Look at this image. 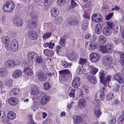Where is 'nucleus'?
<instances>
[{"instance_id": "obj_1", "label": "nucleus", "mask_w": 124, "mask_h": 124, "mask_svg": "<svg viewBox=\"0 0 124 124\" xmlns=\"http://www.w3.org/2000/svg\"><path fill=\"white\" fill-rule=\"evenodd\" d=\"M114 48L113 45L109 43L101 46L100 50L102 53L107 54L113 51Z\"/></svg>"}, {"instance_id": "obj_2", "label": "nucleus", "mask_w": 124, "mask_h": 124, "mask_svg": "<svg viewBox=\"0 0 124 124\" xmlns=\"http://www.w3.org/2000/svg\"><path fill=\"white\" fill-rule=\"evenodd\" d=\"M104 88H103L100 90L99 99H97V100L96 99H95L94 101L93 104L95 106V109L98 108L99 106L101 105V103L100 102V101L102 100L104 98Z\"/></svg>"}, {"instance_id": "obj_3", "label": "nucleus", "mask_w": 124, "mask_h": 124, "mask_svg": "<svg viewBox=\"0 0 124 124\" xmlns=\"http://www.w3.org/2000/svg\"><path fill=\"white\" fill-rule=\"evenodd\" d=\"M15 4L12 1L7 2L3 6V9L5 12H10L13 11L14 8Z\"/></svg>"}, {"instance_id": "obj_4", "label": "nucleus", "mask_w": 124, "mask_h": 124, "mask_svg": "<svg viewBox=\"0 0 124 124\" xmlns=\"http://www.w3.org/2000/svg\"><path fill=\"white\" fill-rule=\"evenodd\" d=\"M58 72L61 77L62 80L64 82H65L67 81L68 75L70 74H71V73L68 69L62 70L59 71Z\"/></svg>"}, {"instance_id": "obj_5", "label": "nucleus", "mask_w": 124, "mask_h": 124, "mask_svg": "<svg viewBox=\"0 0 124 124\" xmlns=\"http://www.w3.org/2000/svg\"><path fill=\"white\" fill-rule=\"evenodd\" d=\"M85 46L86 48H87L89 50H93L98 48L99 44L97 42H95L91 43L87 42L85 43Z\"/></svg>"}, {"instance_id": "obj_6", "label": "nucleus", "mask_w": 124, "mask_h": 124, "mask_svg": "<svg viewBox=\"0 0 124 124\" xmlns=\"http://www.w3.org/2000/svg\"><path fill=\"white\" fill-rule=\"evenodd\" d=\"M10 47L13 51L16 52L18 50V43L17 40L14 39L12 40Z\"/></svg>"}, {"instance_id": "obj_7", "label": "nucleus", "mask_w": 124, "mask_h": 124, "mask_svg": "<svg viewBox=\"0 0 124 124\" xmlns=\"http://www.w3.org/2000/svg\"><path fill=\"white\" fill-rule=\"evenodd\" d=\"M91 19L94 22L99 23L102 21V17L99 14H94L92 16Z\"/></svg>"}, {"instance_id": "obj_8", "label": "nucleus", "mask_w": 124, "mask_h": 124, "mask_svg": "<svg viewBox=\"0 0 124 124\" xmlns=\"http://www.w3.org/2000/svg\"><path fill=\"white\" fill-rule=\"evenodd\" d=\"M28 35L31 39L34 40L38 38V33L34 30L29 31L28 32Z\"/></svg>"}, {"instance_id": "obj_9", "label": "nucleus", "mask_w": 124, "mask_h": 124, "mask_svg": "<svg viewBox=\"0 0 124 124\" xmlns=\"http://www.w3.org/2000/svg\"><path fill=\"white\" fill-rule=\"evenodd\" d=\"M90 58V60L92 62H96L99 60L100 56L97 53H93L91 54Z\"/></svg>"}, {"instance_id": "obj_10", "label": "nucleus", "mask_w": 124, "mask_h": 124, "mask_svg": "<svg viewBox=\"0 0 124 124\" xmlns=\"http://www.w3.org/2000/svg\"><path fill=\"white\" fill-rule=\"evenodd\" d=\"M112 59L111 56H108L105 57L103 60V63L104 65L108 66L111 64Z\"/></svg>"}, {"instance_id": "obj_11", "label": "nucleus", "mask_w": 124, "mask_h": 124, "mask_svg": "<svg viewBox=\"0 0 124 124\" xmlns=\"http://www.w3.org/2000/svg\"><path fill=\"white\" fill-rule=\"evenodd\" d=\"M37 77L39 80L41 82H44L46 81L47 79L46 74L44 72H39L37 75Z\"/></svg>"}, {"instance_id": "obj_12", "label": "nucleus", "mask_w": 124, "mask_h": 124, "mask_svg": "<svg viewBox=\"0 0 124 124\" xmlns=\"http://www.w3.org/2000/svg\"><path fill=\"white\" fill-rule=\"evenodd\" d=\"M106 23L107 25L109 26L113 30V32L114 34H116L117 33L118 30V26H115L113 23L109 21L106 22Z\"/></svg>"}, {"instance_id": "obj_13", "label": "nucleus", "mask_w": 124, "mask_h": 124, "mask_svg": "<svg viewBox=\"0 0 124 124\" xmlns=\"http://www.w3.org/2000/svg\"><path fill=\"white\" fill-rule=\"evenodd\" d=\"M22 72L20 70H17L14 71L12 73V76L15 79H17L20 77L22 75Z\"/></svg>"}, {"instance_id": "obj_14", "label": "nucleus", "mask_w": 124, "mask_h": 124, "mask_svg": "<svg viewBox=\"0 0 124 124\" xmlns=\"http://www.w3.org/2000/svg\"><path fill=\"white\" fill-rule=\"evenodd\" d=\"M80 79L78 77H76L73 79L72 82L73 87L74 88H77L80 84Z\"/></svg>"}, {"instance_id": "obj_15", "label": "nucleus", "mask_w": 124, "mask_h": 124, "mask_svg": "<svg viewBox=\"0 0 124 124\" xmlns=\"http://www.w3.org/2000/svg\"><path fill=\"white\" fill-rule=\"evenodd\" d=\"M113 78L120 84H122L124 82V79L120 73H116L114 77Z\"/></svg>"}, {"instance_id": "obj_16", "label": "nucleus", "mask_w": 124, "mask_h": 124, "mask_svg": "<svg viewBox=\"0 0 124 124\" xmlns=\"http://www.w3.org/2000/svg\"><path fill=\"white\" fill-rule=\"evenodd\" d=\"M21 93V92L20 89L14 88L12 89L10 92L9 94L10 95L15 96L16 97L18 96Z\"/></svg>"}, {"instance_id": "obj_17", "label": "nucleus", "mask_w": 124, "mask_h": 124, "mask_svg": "<svg viewBox=\"0 0 124 124\" xmlns=\"http://www.w3.org/2000/svg\"><path fill=\"white\" fill-rule=\"evenodd\" d=\"M37 56V54L33 52H29L27 54V57L28 60L30 61H32V60L35 59Z\"/></svg>"}, {"instance_id": "obj_18", "label": "nucleus", "mask_w": 124, "mask_h": 124, "mask_svg": "<svg viewBox=\"0 0 124 124\" xmlns=\"http://www.w3.org/2000/svg\"><path fill=\"white\" fill-rule=\"evenodd\" d=\"M99 77L101 83H102L104 85H106V81H104L105 73L103 70H101L99 73Z\"/></svg>"}, {"instance_id": "obj_19", "label": "nucleus", "mask_w": 124, "mask_h": 124, "mask_svg": "<svg viewBox=\"0 0 124 124\" xmlns=\"http://www.w3.org/2000/svg\"><path fill=\"white\" fill-rule=\"evenodd\" d=\"M102 32L105 35L108 36L111 35L112 31L110 28L108 26H106L103 29Z\"/></svg>"}, {"instance_id": "obj_20", "label": "nucleus", "mask_w": 124, "mask_h": 124, "mask_svg": "<svg viewBox=\"0 0 124 124\" xmlns=\"http://www.w3.org/2000/svg\"><path fill=\"white\" fill-rule=\"evenodd\" d=\"M18 102V99L16 98L11 97L9 98L8 100L9 103L13 106H14L16 105Z\"/></svg>"}, {"instance_id": "obj_21", "label": "nucleus", "mask_w": 124, "mask_h": 124, "mask_svg": "<svg viewBox=\"0 0 124 124\" xmlns=\"http://www.w3.org/2000/svg\"><path fill=\"white\" fill-rule=\"evenodd\" d=\"M49 97L48 96L44 95L42 97L41 100V104L42 105H45L49 100Z\"/></svg>"}, {"instance_id": "obj_22", "label": "nucleus", "mask_w": 124, "mask_h": 124, "mask_svg": "<svg viewBox=\"0 0 124 124\" xmlns=\"http://www.w3.org/2000/svg\"><path fill=\"white\" fill-rule=\"evenodd\" d=\"M85 38L91 41H95L96 39V37L94 35L88 34L85 36Z\"/></svg>"}, {"instance_id": "obj_23", "label": "nucleus", "mask_w": 124, "mask_h": 124, "mask_svg": "<svg viewBox=\"0 0 124 124\" xmlns=\"http://www.w3.org/2000/svg\"><path fill=\"white\" fill-rule=\"evenodd\" d=\"M78 21L77 18L75 17L70 18L69 23V25H76L78 24Z\"/></svg>"}, {"instance_id": "obj_24", "label": "nucleus", "mask_w": 124, "mask_h": 124, "mask_svg": "<svg viewBox=\"0 0 124 124\" xmlns=\"http://www.w3.org/2000/svg\"><path fill=\"white\" fill-rule=\"evenodd\" d=\"M89 81L91 83L95 84H96L97 80L96 77L93 75H91L88 76V78Z\"/></svg>"}, {"instance_id": "obj_25", "label": "nucleus", "mask_w": 124, "mask_h": 124, "mask_svg": "<svg viewBox=\"0 0 124 124\" xmlns=\"http://www.w3.org/2000/svg\"><path fill=\"white\" fill-rule=\"evenodd\" d=\"M43 53L46 56H51L54 54V52L52 50L48 49L44 50Z\"/></svg>"}, {"instance_id": "obj_26", "label": "nucleus", "mask_w": 124, "mask_h": 124, "mask_svg": "<svg viewBox=\"0 0 124 124\" xmlns=\"http://www.w3.org/2000/svg\"><path fill=\"white\" fill-rule=\"evenodd\" d=\"M98 40L99 43L100 44H104L106 41V38L103 35L99 36Z\"/></svg>"}, {"instance_id": "obj_27", "label": "nucleus", "mask_w": 124, "mask_h": 124, "mask_svg": "<svg viewBox=\"0 0 124 124\" xmlns=\"http://www.w3.org/2000/svg\"><path fill=\"white\" fill-rule=\"evenodd\" d=\"M73 119L74 124H79L82 120L81 117L77 115H74Z\"/></svg>"}, {"instance_id": "obj_28", "label": "nucleus", "mask_w": 124, "mask_h": 124, "mask_svg": "<svg viewBox=\"0 0 124 124\" xmlns=\"http://www.w3.org/2000/svg\"><path fill=\"white\" fill-rule=\"evenodd\" d=\"M7 115L9 119L11 120L14 119L16 116V113L13 111L8 112Z\"/></svg>"}, {"instance_id": "obj_29", "label": "nucleus", "mask_w": 124, "mask_h": 124, "mask_svg": "<svg viewBox=\"0 0 124 124\" xmlns=\"http://www.w3.org/2000/svg\"><path fill=\"white\" fill-rule=\"evenodd\" d=\"M85 99H81L79 100L78 106L80 108H83L85 105Z\"/></svg>"}, {"instance_id": "obj_30", "label": "nucleus", "mask_w": 124, "mask_h": 124, "mask_svg": "<svg viewBox=\"0 0 124 124\" xmlns=\"http://www.w3.org/2000/svg\"><path fill=\"white\" fill-rule=\"evenodd\" d=\"M14 23L16 24L17 26H21L22 25V20L20 18H16L14 19Z\"/></svg>"}, {"instance_id": "obj_31", "label": "nucleus", "mask_w": 124, "mask_h": 124, "mask_svg": "<svg viewBox=\"0 0 124 124\" xmlns=\"http://www.w3.org/2000/svg\"><path fill=\"white\" fill-rule=\"evenodd\" d=\"M51 13L52 16L56 17L57 16L58 14V9L55 8H52L51 11Z\"/></svg>"}, {"instance_id": "obj_32", "label": "nucleus", "mask_w": 124, "mask_h": 124, "mask_svg": "<svg viewBox=\"0 0 124 124\" xmlns=\"http://www.w3.org/2000/svg\"><path fill=\"white\" fill-rule=\"evenodd\" d=\"M24 72L28 76H31L32 75L33 72L32 70L28 67H26L24 70Z\"/></svg>"}, {"instance_id": "obj_33", "label": "nucleus", "mask_w": 124, "mask_h": 124, "mask_svg": "<svg viewBox=\"0 0 124 124\" xmlns=\"http://www.w3.org/2000/svg\"><path fill=\"white\" fill-rule=\"evenodd\" d=\"M3 41V43L5 44L6 47L7 48H8L10 44L9 38L7 37H5Z\"/></svg>"}, {"instance_id": "obj_34", "label": "nucleus", "mask_w": 124, "mask_h": 124, "mask_svg": "<svg viewBox=\"0 0 124 124\" xmlns=\"http://www.w3.org/2000/svg\"><path fill=\"white\" fill-rule=\"evenodd\" d=\"M7 70L4 68H2L0 69V76L2 77H4L7 75Z\"/></svg>"}, {"instance_id": "obj_35", "label": "nucleus", "mask_w": 124, "mask_h": 124, "mask_svg": "<svg viewBox=\"0 0 124 124\" xmlns=\"http://www.w3.org/2000/svg\"><path fill=\"white\" fill-rule=\"evenodd\" d=\"M120 56V61L121 62V64L122 66H124V53L122 52H119L118 54Z\"/></svg>"}, {"instance_id": "obj_36", "label": "nucleus", "mask_w": 124, "mask_h": 124, "mask_svg": "<svg viewBox=\"0 0 124 124\" xmlns=\"http://www.w3.org/2000/svg\"><path fill=\"white\" fill-rule=\"evenodd\" d=\"M95 30L97 33L98 34H100L101 31V24L100 23H98L96 24V26Z\"/></svg>"}, {"instance_id": "obj_37", "label": "nucleus", "mask_w": 124, "mask_h": 124, "mask_svg": "<svg viewBox=\"0 0 124 124\" xmlns=\"http://www.w3.org/2000/svg\"><path fill=\"white\" fill-rule=\"evenodd\" d=\"M38 89L37 86H34L32 87L31 91V93L34 95L37 94L38 93Z\"/></svg>"}, {"instance_id": "obj_38", "label": "nucleus", "mask_w": 124, "mask_h": 124, "mask_svg": "<svg viewBox=\"0 0 124 124\" xmlns=\"http://www.w3.org/2000/svg\"><path fill=\"white\" fill-rule=\"evenodd\" d=\"M88 22L87 21L84 20L83 22L82 23V29L84 31L87 29L88 25Z\"/></svg>"}, {"instance_id": "obj_39", "label": "nucleus", "mask_w": 124, "mask_h": 124, "mask_svg": "<svg viewBox=\"0 0 124 124\" xmlns=\"http://www.w3.org/2000/svg\"><path fill=\"white\" fill-rule=\"evenodd\" d=\"M61 64L63 67L66 68L70 67L72 65L71 63H69L68 62L64 61H62Z\"/></svg>"}, {"instance_id": "obj_40", "label": "nucleus", "mask_w": 124, "mask_h": 124, "mask_svg": "<svg viewBox=\"0 0 124 124\" xmlns=\"http://www.w3.org/2000/svg\"><path fill=\"white\" fill-rule=\"evenodd\" d=\"M11 62V59H8L7 60L5 63V66L7 67L10 68L12 67V63Z\"/></svg>"}, {"instance_id": "obj_41", "label": "nucleus", "mask_w": 124, "mask_h": 124, "mask_svg": "<svg viewBox=\"0 0 124 124\" xmlns=\"http://www.w3.org/2000/svg\"><path fill=\"white\" fill-rule=\"evenodd\" d=\"M66 36H63L62 38L60 39V45L62 46H64L65 45V44L66 42Z\"/></svg>"}, {"instance_id": "obj_42", "label": "nucleus", "mask_w": 124, "mask_h": 124, "mask_svg": "<svg viewBox=\"0 0 124 124\" xmlns=\"http://www.w3.org/2000/svg\"><path fill=\"white\" fill-rule=\"evenodd\" d=\"M114 97V94L112 93H109L107 96L106 99L107 101H110Z\"/></svg>"}, {"instance_id": "obj_43", "label": "nucleus", "mask_w": 124, "mask_h": 124, "mask_svg": "<svg viewBox=\"0 0 124 124\" xmlns=\"http://www.w3.org/2000/svg\"><path fill=\"white\" fill-rule=\"evenodd\" d=\"M43 87L45 90H48L51 88V86L49 83L47 82L44 83L43 86Z\"/></svg>"}, {"instance_id": "obj_44", "label": "nucleus", "mask_w": 124, "mask_h": 124, "mask_svg": "<svg viewBox=\"0 0 124 124\" xmlns=\"http://www.w3.org/2000/svg\"><path fill=\"white\" fill-rule=\"evenodd\" d=\"M79 62L80 64L84 65L87 63V59H86L80 58L79 61Z\"/></svg>"}, {"instance_id": "obj_45", "label": "nucleus", "mask_w": 124, "mask_h": 124, "mask_svg": "<svg viewBox=\"0 0 124 124\" xmlns=\"http://www.w3.org/2000/svg\"><path fill=\"white\" fill-rule=\"evenodd\" d=\"M95 110L94 111V115L97 117L98 118L101 116V112L100 110L99 109Z\"/></svg>"}, {"instance_id": "obj_46", "label": "nucleus", "mask_w": 124, "mask_h": 124, "mask_svg": "<svg viewBox=\"0 0 124 124\" xmlns=\"http://www.w3.org/2000/svg\"><path fill=\"white\" fill-rule=\"evenodd\" d=\"M51 35V32L46 33L43 35L42 36L43 38V39L45 40L46 39L49 38Z\"/></svg>"}, {"instance_id": "obj_47", "label": "nucleus", "mask_w": 124, "mask_h": 124, "mask_svg": "<svg viewBox=\"0 0 124 124\" xmlns=\"http://www.w3.org/2000/svg\"><path fill=\"white\" fill-rule=\"evenodd\" d=\"M36 60L37 63L40 64L42 62L43 59L40 56H38L37 55V57L35 59Z\"/></svg>"}, {"instance_id": "obj_48", "label": "nucleus", "mask_w": 124, "mask_h": 124, "mask_svg": "<svg viewBox=\"0 0 124 124\" xmlns=\"http://www.w3.org/2000/svg\"><path fill=\"white\" fill-rule=\"evenodd\" d=\"M123 114L119 118L118 121L120 122H124V111L122 112Z\"/></svg>"}, {"instance_id": "obj_49", "label": "nucleus", "mask_w": 124, "mask_h": 124, "mask_svg": "<svg viewBox=\"0 0 124 124\" xmlns=\"http://www.w3.org/2000/svg\"><path fill=\"white\" fill-rule=\"evenodd\" d=\"M98 70V69L97 68L93 67L91 70L90 73L93 74H95Z\"/></svg>"}, {"instance_id": "obj_50", "label": "nucleus", "mask_w": 124, "mask_h": 124, "mask_svg": "<svg viewBox=\"0 0 124 124\" xmlns=\"http://www.w3.org/2000/svg\"><path fill=\"white\" fill-rule=\"evenodd\" d=\"M82 68L80 67H78L77 68L76 70V72L79 74H83L82 70L81 69Z\"/></svg>"}, {"instance_id": "obj_51", "label": "nucleus", "mask_w": 124, "mask_h": 124, "mask_svg": "<svg viewBox=\"0 0 124 124\" xmlns=\"http://www.w3.org/2000/svg\"><path fill=\"white\" fill-rule=\"evenodd\" d=\"M75 90L74 89H72L70 93H69V96L73 97H75Z\"/></svg>"}, {"instance_id": "obj_52", "label": "nucleus", "mask_w": 124, "mask_h": 124, "mask_svg": "<svg viewBox=\"0 0 124 124\" xmlns=\"http://www.w3.org/2000/svg\"><path fill=\"white\" fill-rule=\"evenodd\" d=\"M65 2V0H57V3L59 6L63 5Z\"/></svg>"}, {"instance_id": "obj_53", "label": "nucleus", "mask_w": 124, "mask_h": 124, "mask_svg": "<svg viewBox=\"0 0 124 124\" xmlns=\"http://www.w3.org/2000/svg\"><path fill=\"white\" fill-rule=\"evenodd\" d=\"M71 0V5L70 7L71 8H73L75 7H76L78 5V4L75 3L73 0Z\"/></svg>"}, {"instance_id": "obj_54", "label": "nucleus", "mask_w": 124, "mask_h": 124, "mask_svg": "<svg viewBox=\"0 0 124 124\" xmlns=\"http://www.w3.org/2000/svg\"><path fill=\"white\" fill-rule=\"evenodd\" d=\"M113 13H110L106 16L105 19L107 20H109L113 16Z\"/></svg>"}, {"instance_id": "obj_55", "label": "nucleus", "mask_w": 124, "mask_h": 124, "mask_svg": "<svg viewBox=\"0 0 124 124\" xmlns=\"http://www.w3.org/2000/svg\"><path fill=\"white\" fill-rule=\"evenodd\" d=\"M111 77L110 76H108L107 77L106 79L105 78L104 79V81L106 80L107 81L106 82V85H104L105 86H107L108 85V83L110 81L111 79Z\"/></svg>"}, {"instance_id": "obj_56", "label": "nucleus", "mask_w": 124, "mask_h": 124, "mask_svg": "<svg viewBox=\"0 0 124 124\" xmlns=\"http://www.w3.org/2000/svg\"><path fill=\"white\" fill-rule=\"evenodd\" d=\"M49 44V48L50 49H52L54 46V43L51 42H50Z\"/></svg>"}, {"instance_id": "obj_57", "label": "nucleus", "mask_w": 124, "mask_h": 124, "mask_svg": "<svg viewBox=\"0 0 124 124\" xmlns=\"http://www.w3.org/2000/svg\"><path fill=\"white\" fill-rule=\"evenodd\" d=\"M120 9L119 7L117 6H114V7L112 9V10L113 11H117Z\"/></svg>"}, {"instance_id": "obj_58", "label": "nucleus", "mask_w": 124, "mask_h": 124, "mask_svg": "<svg viewBox=\"0 0 124 124\" xmlns=\"http://www.w3.org/2000/svg\"><path fill=\"white\" fill-rule=\"evenodd\" d=\"M6 84L9 87H11L12 85L11 81L9 80L7 81Z\"/></svg>"}, {"instance_id": "obj_59", "label": "nucleus", "mask_w": 124, "mask_h": 124, "mask_svg": "<svg viewBox=\"0 0 124 124\" xmlns=\"http://www.w3.org/2000/svg\"><path fill=\"white\" fill-rule=\"evenodd\" d=\"M116 119L115 118H114L113 119H111L109 123L111 124H113L115 123L116 122Z\"/></svg>"}, {"instance_id": "obj_60", "label": "nucleus", "mask_w": 124, "mask_h": 124, "mask_svg": "<svg viewBox=\"0 0 124 124\" xmlns=\"http://www.w3.org/2000/svg\"><path fill=\"white\" fill-rule=\"evenodd\" d=\"M114 41L116 45H118L119 43V40L118 39L115 38L114 39Z\"/></svg>"}, {"instance_id": "obj_61", "label": "nucleus", "mask_w": 124, "mask_h": 124, "mask_svg": "<svg viewBox=\"0 0 124 124\" xmlns=\"http://www.w3.org/2000/svg\"><path fill=\"white\" fill-rule=\"evenodd\" d=\"M84 16L85 18L87 19L88 20H90V16L89 15V14H87V13L85 14V15Z\"/></svg>"}, {"instance_id": "obj_62", "label": "nucleus", "mask_w": 124, "mask_h": 124, "mask_svg": "<svg viewBox=\"0 0 124 124\" xmlns=\"http://www.w3.org/2000/svg\"><path fill=\"white\" fill-rule=\"evenodd\" d=\"M119 85H116L115 86L114 88V91H117L119 89Z\"/></svg>"}, {"instance_id": "obj_63", "label": "nucleus", "mask_w": 124, "mask_h": 124, "mask_svg": "<svg viewBox=\"0 0 124 124\" xmlns=\"http://www.w3.org/2000/svg\"><path fill=\"white\" fill-rule=\"evenodd\" d=\"M36 24V21H32L31 23V24L33 27H35Z\"/></svg>"}, {"instance_id": "obj_64", "label": "nucleus", "mask_w": 124, "mask_h": 124, "mask_svg": "<svg viewBox=\"0 0 124 124\" xmlns=\"http://www.w3.org/2000/svg\"><path fill=\"white\" fill-rule=\"evenodd\" d=\"M62 48V47L59 45H58L56 47V50L58 51H59Z\"/></svg>"}]
</instances>
